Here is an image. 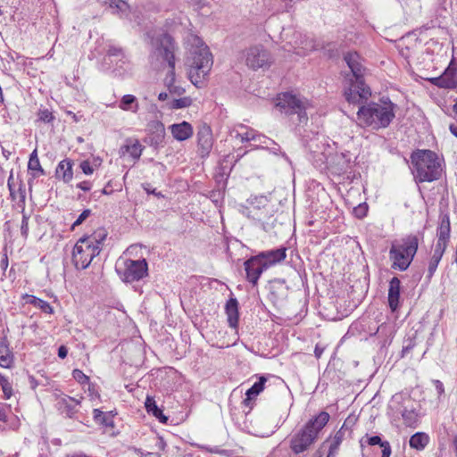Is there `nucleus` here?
<instances>
[{
	"mask_svg": "<svg viewBox=\"0 0 457 457\" xmlns=\"http://www.w3.org/2000/svg\"><path fill=\"white\" fill-rule=\"evenodd\" d=\"M345 61L355 79L353 81L350 79V86L345 90V97L349 104L360 105L356 114H395L399 112L398 106L386 97L380 98L379 103L372 102L367 106L362 105V100L370 96L371 91L363 80L364 68L361 63V57L355 52L348 53L345 55Z\"/></svg>",
	"mask_w": 457,
	"mask_h": 457,
	"instance_id": "nucleus-1",
	"label": "nucleus"
},
{
	"mask_svg": "<svg viewBox=\"0 0 457 457\" xmlns=\"http://www.w3.org/2000/svg\"><path fill=\"white\" fill-rule=\"evenodd\" d=\"M150 38L151 51L149 54V61L152 66L160 68L167 65L169 71L164 79V84L171 94L181 95L185 89L177 84L175 64H176V53L179 51V46L174 39L163 31H154L147 33Z\"/></svg>",
	"mask_w": 457,
	"mask_h": 457,
	"instance_id": "nucleus-2",
	"label": "nucleus"
},
{
	"mask_svg": "<svg viewBox=\"0 0 457 457\" xmlns=\"http://www.w3.org/2000/svg\"><path fill=\"white\" fill-rule=\"evenodd\" d=\"M186 43L190 46V56L187 62L188 79L195 87H201L212 69V55L202 38L196 35L189 34Z\"/></svg>",
	"mask_w": 457,
	"mask_h": 457,
	"instance_id": "nucleus-3",
	"label": "nucleus"
},
{
	"mask_svg": "<svg viewBox=\"0 0 457 457\" xmlns=\"http://www.w3.org/2000/svg\"><path fill=\"white\" fill-rule=\"evenodd\" d=\"M329 420V414L326 411L320 412L310 420L303 428L295 433L290 440V448L295 454L303 453L316 441L319 433Z\"/></svg>",
	"mask_w": 457,
	"mask_h": 457,
	"instance_id": "nucleus-4",
	"label": "nucleus"
},
{
	"mask_svg": "<svg viewBox=\"0 0 457 457\" xmlns=\"http://www.w3.org/2000/svg\"><path fill=\"white\" fill-rule=\"evenodd\" d=\"M413 173L420 182H431L440 178L442 168L438 156L431 150H418L411 156Z\"/></svg>",
	"mask_w": 457,
	"mask_h": 457,
	"instance_id": "nucleus-5",
	"label": "nucleus"
},
{
	"mask_svg": "<svg viewBox=\"0 0 457 457\" xmlns=\"http://www.w3.org/2000/svg\"><path fill=\"white\" fill-rule=\"evenodd\" d=\"M419 248V237L410 234L399 241L392 243L389 250L391 268L401 271L406 270L411 265Z\"/></svg>",
	"mask_w": 457,
	"mask_h": 457,
	"instance_id": "nucleus-6",
	"label": "nucleus"
},
{
	"mask_svg": "<svg viewBox=\"0 0 457 457\" xmlns=\"http://www.w3.org/2000/svg\"><path fill=\"white\" fill-rule=\"evenodd\" d=\"M115 270L120 279L126 283L138 281L148 275V264L145 259H119Z\"/></svg>",
	"mask_w": 457,
	"mask_h": 457,
	"instance_id": "nucleus-7",
	"label": "nucleus"
},
{
	"mask_svg": "<svg viewBox=\"0 0 457 457\" xmlns=\"http://www.w3.org/2000/svg\"><path fill=\"white\" fill-rule=\"evenodd\" d=\"M277 111L280 112H291L292 114H301L310 111L312 104L305 97L291 92L278 94L275 99Z\"/></svg>",
	"mask_w": 457,
	"mask_h": 457,
	"instance_id": "nucleus-8",
	"label": "nucleus"
},
{
	"mask_svg": "<svg viewBox=\"0 0 457 457\" xmlns=\"http://www.w3.org/2000/svg\"><path fill=\"white\" fill-rule=\"evenodd\" d=\"M100 252L101 248L97 245H90V241L81 237L73 247L72 262L76 269L84 270Z\"/></svg>",
	"mask_w": 457,
	"mask_h": 457,
	"instance_id": "nucleus-9",
	"label": "nucleus"
},
{
	"mask_svg": "<svg viewBox=\"0 0 457 457\" xmlns=\"http://www.w3.org/2000/svg\"><path fill=\"white\" fill-rule=\"evenodd\" d=\"M244 57L246 66L253 71L269 68L271 64L270 53L260 45L245 49Z\"/></svg>",
	"mask_w": 457,
	"mask_h": 457,
	"instance_id": "nucleus-10",
	"label": "nucleus"
},
{
	"mask_svg": "<svg viewBox=\"0 0 457 457\" xmlns=\"http://www.w3.org/2000/svg\"><path fill=\"white\" fill-rule=\"evenodd\" d=\"M104 61L107 64H112L114 71L121 74L129 68V59L122 48L110 46Z\"/></svg>",
	"mask_w": 457,
	"mask_h": 457,
	"instance_id": "nucleus-11",
	"label": "nucleus"
},
{
	"mask_svg": "<svg viewBox=\"0 0 457 457\" xmlns=\"http://www.w3.org/2000/svg\"><path fill=\"white\" fill-rule=\"evenodd\" d=\"M392 116H356L353 119L357 127L367 130H378L386 128L391 123Z\"/></svg>",
	"mask_w": 457,
	"mask_h": 457,
	"instance_id": "nucleus-12",
	"label": "nucleus"
},
{
	"mask_svg": "<svg viewBox=\"0 0 457 457\" xmlns=\"http://www.w3.org/2000/svg\"><path fill=\"white\" fill-rule=\"evenodd\" d=\"M247 280L253 286L257 285L262 273L267 270L258 255L252 256L244 262Z\"/></svg>",
	"mask_w": 457,
	"mask_h": 457,
	"instance_id": "nucleus-13",
	"label": "nucleus"
},
{
	"mask_svg": "<svg viewBox=\"0 0 457 457\" xmlns=\"http://www.w3.org/2000/svg\"><path fill=\"white\" fill-rule=\"evenodd\" d=\"M197 144L201 157L208 156L213 145L212 132L210 126L204 124L199 128Z\"/></svg>",
	"mask_w": 457,
	"mask_h": 457,
	"instance_id": "nucleus-14",
	"label": "nucleus"
},
{
	"mask_svg": "<svg viewBox=\"0 0 457 457\" xmlns=\"http://www.w3.org/2000/svg\"><path fill=\"white\" fill-rule=\"evenodd\" d=\"M433 85L443 88H454L457 87V74L456 68L453 67V63H450L445 72L435 78L428 79Z\"/></svg>",
	"mask_w": 457,
	"mask_h": 457,
	"instance_id": "nucleus-15",
	"label": "nucleus"
},
{
	"mask_svg": "<svg viewBox=\"0 0 457 457\" xmlns=\"http://www.w3.org/2000/svg\"><path fill=\"white\" fill-rule=\"evenodd\" d=\"M262 260L265 267L268 269L277 263L281 262L287 257V247H280L278 249L263 251L257 254Z\"/></svg>",
	"mask_w": 457,
	"mask_h": 457,
	"instance_id": "nucleus-16",
	"label": "nucleus"
},
{
	"mask_svg": "<svg viewBox=\"0 0 457 457\" xmlns=\"http://www.w3.org/2000/svg\"><path fill=\"white\" fill-rule=\"evenodd\" d=\"M450 219L447 214L440 216V223L436 230V245L446 248L450 239Z\"/></svg>",
	"mask_w": 457,
	"mask_h": 457,
	"instance_id": "nucleus-17",
	"label": "nucleus"
},
{
	"mask_svg": "<svg viewBox=\"0 0 457 457\" xmlns=\"http://www.w3.org/2000/svg\"><path fill=\"white\" fill-rule=\"evenodd\" d=\"M401 281L397 277L391 278L388 288V304L392 312L399 307Z\"/></svg>",
	"mask_w": 457,
	"mask_h": 457,
	"instance_id": "nucleus-18",
	"label": "nucleus"
},
{
	"mask_svg": "<svg viewBox=\"0 0 457 457\" xmlns=\"http://www.w3.org/2000/svg\"><path fill=\"white\" fill-rule=\"evenodd\" d=\"M172 136L178 141H184L193 135V127L187 121L173 124L170 127Z\"/></svg>",
	"mask_w": 457,
	"mask_h": 457,
	"instance_id": "nucleus-19",
	"label": "nucleus"
},
{
	"mask_svg": "<svg viewBox=\"0 0 457 457\" xmlns=\"http://www.w3.org/2000/svg\"><path fill=\"white\" fill-rule=\"evenodd\" d=\"M445 250H446V248L434 245L433 249H432V253H431V256H430V258L428 260V263L427 277L428 278H431L434 276Z\"/></svg>",
	"mask_w": 457,
	"mask_h": 457,
	"instance_id": "nucleus-20",
	"label": "nucleus"
},
{
	"mask_svg": "<svg viewBox=\"0 0 457 457\" xmlns=\"http://www.w3.org/2000/svg\"><path fill=\"white\" fill-rule=\"evenodd\" d=\"M267 381L266 377H259V380L256 381L245 393V399L243 401L245 406L252 407V402L259 395L263 390Z\"/></svg>",
	"mask_w": 457,
	"mask_h": 457,
	"instance_id": "nucleus-21",
	"label": "nucleus"
},
{
	"mask_svg": "<svg viewBox=\"0 0 457 457\" xmlns=\"http://www.w3.org/2000/svg\"><path fill=\"white\" fill-rule=\"evenodd\" d=\"M228 322L230 328H236L238 324V303L236 298H230L225 306Z\"/></svg>",
	"mask_w": 457,
	"mask_h": 457,
	"instance_id": "nucleus-22",
	"label": "nucleus"
},
{
	"mask_svg": "<svg viewBox=\"0 0 457 457\" xmlns=\"http://www.w3.org/2000/svg\"><path fill=\"white\" fill-rule=\"evenodd\" d=\"M56 177L68 183L72 179V162L71 160L64 159L61 161L56 168Z\"/></svg>",
	"mask_w": 457,
	"mask_h": 457,
	"instance_id": "nucleus-23",
	"label": "nucleus"
},
{
	"mask_svg": "<svg viewBox=\"0 0 457 457\" xmlns=\"http://www.w3.org/2000/svg\"><path fill=\"white\" fill-rule=\"evenodd\" d=\"M21 297L25 301V303L31 304L34 307L38 308L45 313H54V308L50 305L48 302L28 294L22 295Z\"/></svg>",
	"mask_w": 457,
	"mask_h": 457,
	"instance_id": "nucleus-24",
	"label": "nucleus"
},
{
	"mask_svg": "<svg viewBox=\"0 0 457 457\" xmlns=\"http://www.w3.org/2000/svg\"><path fill=\"white\" fill-rule=\"evenodd\" d=\"M145 406L146 411L154 416L161 423H167L168 418L163 414L162 411L157 406L156 402L153 397H146Z\"/></svg>",
	"mask_w": 457,
	"mask_h": 457,
	"instance_id": "nucleus-25",
	"label": "nucleus"
},
{
	"mask_svg": "<svg viewBox=\"0 0 457 457\" xmlns=\"http://www.w3.org/2000/svg\"><path fill=\"white\" fill-rule=\"evenodd\" d=\"M144 146L137 139H128L126 145L121 147V151L125 150L135 161L140 158Z\"/></svg>",
	"mask_w": 457,
	"mask_h": 457,
	"instance_id": "nucleus-26",
	"label": "nucleus"
},
{
	"mask_svg": "<svg viewBox=\"0 0 457 457\" xmlns=\"http://www.w3.org/2000/svg\"><path fill=\"white\" fill-rule=\"evenodd\" d=\"M429 437L423 432H417L410 438V446L418 451L423 450L428 444Z\"/></svg>",
	"mask_w": 457,
	"mask_h": 457,
	"instance_id": "nucleus-27",
	"label": "nucleus"
},
{
	"mask_svg": "<svg viewBox=\"0 0 457 457\" xmlns=\"http://www.w3.org/2000/svg\"><path fill=\"white\" fill-rule=\"evenodd\" d=\"M315 48V43L309 38L301 39L299 42L295 41L294 46V51L298 55H305Z\"/></svg>",
	"mask_w": 457,
	"mask_h": 457,
	"instance_id": "nucleus-28",
	"label": "nucleus"
},
{
	"mask_svg": "<svg viewBox=\"0 0 457 457\" xmlns=\"http://www.w3.org/2000/svg\"><path fill=\"white\" fill-rule=\"evenodd\" d=\"M120 108L125 112H137L138 111L137 99L133 95H125L121 98Z\"/></svg>",
	"mask_w": 457,
	"mask_h": 457,
	"instance_id": "nucleus-29",
	"label": "nucleus"
},
{
	"mask_svg": "<svg viewBox=\"0 0 457 457\" xmlns=\"http://www.w3.org/2000/svg\"><path fill=\"white\" fill-rule=\"evenodd\" d=\"M93 418L96 423L104 427H113V417L110 412H104L99 409H94Z\"/></svg>",
	"mask_w": 457,
	"mask_h": 457,
	"instance_id": "nucleus-30",
	"label": "nucleus"
},
{
	"mask_svg": "<svg viewBox=\"0 0 457 457\" xmlns=\"http://www.w3.org/2000/svg\"><path fill=\"white\" fill-rule=\"evenodd\" d=\"M71 401H75L74 397L71 396H65L61 399L59 402L62 411L66 414L69 418H73L75 414L77 413L78 410L75 408V405H73Z\"/></svg>",
	"mask_w": 457,
	"mask_h": 457,
	"instance_id": "nucleus-31",
	"label": "nucleus"
},
{
	"mask_svg": "<svg viewBox=\"0 0 457 457\" xmlns=\"http://www.w3.org/2000/svg\"><path fill=\"white\" fill-rule=\"evenodd\" d=\"M12 361V354L5 340L0 342V366L8 367Z\"/></svg>",
	"mask_w": 457,
	"mask_h": 457,
	"instance_id": "nucleus-32",
	"label": "nucleus"
},
{
	"mask_svg": "<svg viewBox=\"0 0 457 457\" xmlns=\"http://www.w3.org/2000/svg\"><path fill=\"white\" fill-rule=\"evenodd\" d=\"M107 232L104 228H100L96 229L92 235L84 237L83 238L90 241V245H97L101 248V244L105 240Z\"/></svg>",
	"mask_w": 457,
	"mask_h": 457,
	"instance_id": "nucleus-33",
	"label": "nucleus"
},
{
	"mask_svg": "<svg viewBox=\"0 0 457 457\" xmlns=\"http://www.w3.org/2000/svg\"><path fill=\"white\" fill-rule=\"evenodd\" d=\"M402 417L408 427H415L418 423V414L414 410H403Z\"/></svg>",
	"mask_w": 457,
	"mask_h": 457,
	"instance_id": "nucleus-34",
	"label": "nucleus"
},
{
	"mask_svg": "<svg viewBox=\"0 0 457 457\" xmlns=\"http://www.w3.org/2000/svg\"><path fill=\"white\" fill-rule=\"evenodd\" d=\"M106 4L108 0H101ZM109 7L116 12H125L129 9L127 0H110Z\"/></svg>",
	"mask_w": 457,
	"mask_h": 457,
	"instance_id": "nucleus-35",
	"label": "nucleus"
},
{
	"mask_svg": "<svg viewBox=\"0 0 457 457\" xmlns=\"http://www.w3.org/2000/svg\"><path fill=\"white\" fill-rule=\"evenodd\" d=\"M28 168L29 170L33 171L32 176L34 178L45 174V171L40 165L38 158H33L32 160H29Z\"/></svg>",
	"mask_w": 457,
	"mask_h": 457,
	"instance_id": "nucleus-36",
	"label": "nucleus"
},
{
	"mask_svg": "<svg viewBox=\"0 0 457 457\" xmlns=\"http://www.w3.org/2000/svg\"><path fill=\"white\" fill-rule=\"evenodd\" d=\"M385 441H382L381 437L378 436H369L366 435L360 440L361 446L363 447L365 445H379L381 447V444H384Z\"/></svg>",
	"mask_w": 457,
	"mask_h": 457,
	"instance_id": "nucleus-37",
	"label": "nucleus"
},
{
	"mask_svg": "<svg viewBox=\"0 0 457 457\" xmlns=\"http://www.w3.org/2000/svg\"><path fill=\"white\" fill-rule=\"evenodd\" d=\"M241 137V141H257V139L263 138V135L259 134L253 129L245 131V133L238 134Z\"/></svg>",
	"mask_w": 457,
	"mask_h": 457,
	"instance_id": "nucleus-38",
	"label": "nucleus"
},
{
	"mask_svg": "<svg viewBox=\"0 0 457 457\" xmlns=\"http://www.w3.org/2000/svg\"><path fill=\"white\" fill-rule=\"evenodd\" d=\"M345 437V431L339 429L334 436L332 442L330 443L329 448L338 451L340 445L342 444Z\"/></svg>",
	"mask_w": 457,
	"mask_h": 457,
	"instance_id": "nucleus-39",
	"label": "nucleus"
},
{
	"mask_svg": "<svg viewBox=\"0 0 457 457\" xmlns=\"http://www.w3.org/2000/svg\"><path fill=\"white\" fill-rule=\"evenodd\" d=\"M191 99L189 97H183L179 99H173L170 105L173 109H179L183 107H187L191 104Z\"/></svg>",
	"mask_w": 457,
	"mask_h": 457,
	"instance_id": "nucleus-40",
	"label": "nucleus"
},
{
	"mask_svg": "<svg viewBox=\"0 0 457 457\" xmlns=\"http://www.w3.org/2000/svg\"><path fill=\"white\" fill-rule=\"evenodd\" d=\"M73 378L80 385H87L89 383V378L80 370L75 369L72 371Z\"/></svg>",
	"mask_w": 457,
	"mask_h": 457,
	"instance_id": "nucleus-41",
	"label": "nucleus"
},
{
	"mask_svg": "<svg viewBox=\"0 0 457 457\" xmlns=\"http://www.w3.org/2000/svg\"><path fill=\"white\" fill-rule=\"evenodd\" d=\"M0 384L3 389V393L6 399H9L12 395V386L5 378V377L0 375Z\"/></svg>",
	"mask_w": 457,
	"mask_h": 457,
	"instance_id": "nucleus-42",
	"label": "nucleus"
},
{
	"mask_svg": "<svg viewBox=\"0 0 457 457\" xmlns=\"http://www.w3.org/2000/svg\"><path fill=\"white\" fill-rule=\"evenodd\" d=\"M368 212V205L366 204H361L353 209V214L355 217L361 219L366 216Z\"/></svg>",
	"mask_w": 457,
	"mask_h": 457,
	"instance_id": "nucleus-43",
	"label": "nucleus"
},
{
	"mask_svg": "<svg viewBox=\"0 0 457 457\" xmlns=\"http://www.w3.org/2000/svg\"><path fill=\"white\" fill-rule=\"evenodd\" d=\"M90 213H91V211L89 209L84 210L79 214L78 219L73 222V224L71 226V229H74L75 227L79 226L80 224H82L83 221L90 215Z\"/></svg>",
	"mask_w": 457,
	"mask_h": 457,
	"instance_id": "nucleus-44",
	"label": "nucleus"
},
{
	"mask_svg": "<svg viewBox=\"0 0 457 457\" xmlns=\"http://www.w3.org/2000/svg\"><path fill=\"white\" fill-rule=\"evenodd\" d=\"M21 234L23 237H27L29 234V218L25 214L21 220Z\"/></svg>",
	"mask_w": 457,
	"mask_h": 457,
	"instance_id": "nucleus-45",
	"label": "nucleus"
},
{
	"mask_svg": "<svg viewBox=\"0 0 457 457\" xmlns=\"http://www.w3.org/2000/svg\"><path fill=\"white\" fill-rule=\"evenodd\" d=\"M142 187L147 194H152L159 198L164 197V195L161 192H157L155 188H152L149 183L143 184Z\"/></svg>",
	"mask_w": 457,
	"mask_h": 457,
	"instance_id": "nucleus-46",
	"label": "nucleus"
},
{
	"mask_svg": "<svg viewBox=\"0 0 457 457\" xmlns=\"http://www.w3.org/2000/svg\"><path fill=\"white\" fill-rule=\"evenodd\" d=\"M79 166L83 173L86 175H90L94 171V169L92 168L88 161H83Z\"/></svg>",
	"mask_w": 457,
	"mask_h": 457,
	"instance_id": "nucleus-47",
	"label": "nucleus"
},
{
	"mask_svg": "<svg viewBox=\"0 0 457 457\" xmlns=\"http://www.w3.org/2000/svg\"><path fill=\"white\" fill-rule=\"evenodd\" d=\"M356 419L354 417H348L343 426L340 429H343V431L351 430L352 427L354 425Z\"/></svg>",
	"mask_w": 457,
	"mask_h": 457,
	"instance_id": "nucleus-48",
	"label": "nucleus"
},
{
	"mask_svg": "<svg viewBox=\"0 0 457 457\" xmlns=\"http://www.w3.org/2000/svg\"><path fill=\"white\" fill-rule=\"evenodd\" d=\"M381 457H390L391 455V446L389 442L385 441L384 444H381Z\"/></svg>",
	"mask_w": 457,
	"mask_h": 457,
	"instance_id": "nucleus-49",
	"label": "nucleus"
},
{
	"mask_svg": "<svg viewBox=\"0 0 457 457\" xmlns=\"http://www.w3.org/2000/svg\"><path fill=\"white\" fill-rule=\"evenodd\" d=\"M87 391H88L89 396L92 399L99 397V394L97 393V391L96 389V386L90 382L87 384Z\"/></svg>",
	"mask_w": 457,
	"mask_h": 457,
	"instance_id": "nucleus-50",
	"label": "nucleus"
},
{
	"mask_svg": "<svg viewBox=\"0 0 457 457\" xmlns=\"http://www.w3.org/2000/svg\"><path fill=\"white\" fill-rule=\"evenodd\" d=\"M270 144L273 145L272 147L269 146L270 151L274 154H281L286 157V154L280 151V146L275 143L274 141H270Z\"/></svg>",
	"mask_w": 457,
	"mask_h": 457,
	"instance_id": "nucleus-51",
	"label": "nucleus"
},
{
	"mask_svg": "<svg viewBox=\"0 0 457 457\" xmlns=\"http://www.w3.org/2000/svg\"><path fill=\"white\" fill-rule=\"evenodd\" d=\"M433 383L435 385V387L438 394V396H441L445 393V388H444L443 383L437 379L434 380Z\"/></svg>",
	"mask_w": 457,
	"mask_h": 457,
	"instance_id": "nucleus-52",
	"label": "nucleus"
},
{
	"mask_svg": "<svg viewBox=\"0 0 457 457\" xmlns=\"http://www.w3.org/2000/svg\"><path fill=\"white\" fill-rule=\"evenodd\" d=\"M270 141H272L271 139L266 137L264 135H263V138L262 139H257V143L259 144L258 145L262 147V148H269V145L270 144Z\"/></svg>",
	"mask_w": 457,
	"mask_h": 457,
	"instance_id": "nucleus-53",
	"label": "nucleus"
},
{
	"mask_svg": "<svg viewBox=\"0 0 457 457\" xmlns=\"http://www.w3.org/2000/svg\"><path fill=\"white\" fill-rule=\"evenodd\" d=\"M77 187L87 192L91 189V184L88 181H83L77 185Z\"/></svg>",
	"mask_w": 457,
	"mask_h": 457,
	"instance_id": "nucleus-54",
	"label": "nucleus"
},
{
	"mask_svg": "<svg viewBox=\"0 0 457 457\" xmlns=\"http://www.w3.org/2000/svg\"><path fill=\"white\" fill-rule=\"evenodd\" d=\"M68 354V349L66 346L64 345H61L59 348H58V356L61 358V359H64Z\"/></svg>",
	"mask_w": 457,
	"mask_h": 457,
	"instance_id": "nucleus-55",
	"label": "nucleus"
},
{
	"mask_svg": "<svg viewBox=\"0 0 457 457\" xmlns=\"http://www.w3.org/2000/svg\"><path fill=\"white\" fill-rule=\"evenodd\" d=\"M0 267L3 270H5L8 267V257L7 254H4L2 260L0 261Z\"/></svg>",
	"mask_w": 457,
	"mask_h": 457,
	"instance_id": "nucleus-56",
	"label": "nucleus"
},
{
	"mask_svg": "<svg viewBox=\"0 0 457 457\" xmlns=\"http://www.w3.org/2000/svg\"><path fill=\"white\" fill-rule=\"evenodd\" d=\"M451 133L457 137V120L449 126Z\"/></svg>",
	"mask_w": 457,
	"mask_h": 457,
	"instance_id": "nucleus-57",
	"label": "nucleus"
},
{
	"mask_svg": "<svg viewBox=\"0 0 457 457\" xmlns=\"http://www.w3.org/2000/svg\"><path fill=\"white\" fill-rule=\"evenodd\" d=\"M54 116H40L37 121H43L46 123H50L54 120Z\"/></svg>",
	"mask_w": 457,
	"mask_h": 457,
	"instance_id": "nucleus-58",
	"label": "nucleus"
},
{
	"mask_svg": "<svg viewBox=\"0 0 457 457\" xmlns=\"http://www.w3.org/2000/svg\"><path fill=\"white\" fill-rule=\"evenodd\" d=\"M337 451L329 448L327 457H336Z\"/></svg>",
	"mask_w": 457,
	"mask_h": 457,
	"instance_id": "nucleus-59",
	"label": "nucleus"
},
{
	"mask_svg": "<svg viewBox=\"0 0 457 457\" xmlns=\"http://www.w3.org/2000/svg\"><path fill=\"white\" fill-rule=\"evenodd\" d=\"M19 191H20V196H21V200L22 202L25 201V197H26V192H25V189H22V188H19Z\"/></svg>",
	"mask_w": 457,
	"mask_h": 457,
	"instance_id": "nucleus-60",
	"label": "nucleus"
},
{
	"mask_svg": "<svg viewBox=\"0 0 457 457\" xmlns=\"http://www.w3.org/2000/svg\"><path fill=\"white\" fill-rule=\"evenodd\" d=\"M167 97H168V94L167 93H160L159 96H158L159 100H162V101L167 99Z\"/></svg>",
	"mask_w": 457,
	"mask_h": 457,
	"instance_id": "nucleus-61",
	"label": "nucleus"
},
{
	"mask_svg": "<svg viewBox=\"0 0 457 457\" xmlns=\"http://www.w3.org/2000/svg\"><path fill=\"white\" fill-rule=\"evenodd\" d=\"M33 158H38V157H37V149H35V150L30 154L29 160H32Z\"/></svg>",
	"mask_w": 457,
	"mask_h": 457,
	"instance_id": "nucleus-62",
	"label": "nucleus"
},
{
	"mask_svg": "<svg viewBox=\"0 0 457 457\" xmlns=\"http://www.w3.org/2000/svg\"><path fill=\"white\" fill-rule=\"evenodd\" d=\"M453 445H454L455 453L457 454V436H455L453 438Z\"/></svg>",
	"mask_w": 457,
	"mask_h": 457,
	"instance_id": "nucleus-63",
	"label": "nucleus"
},
{
	"mask_svg": "<svg viewBox=\"0 0 457 457\" xmlns=\"http://www.w3.org/2000/svg\"><path fill=\"white\" fill-rule=\"evenodd\" d=\"M67 457H87L84 454H72V455H68Z\"/></svg>",
	"mask_w": 457,
	"mask_h": 457,
	"instance_id": "nucleus-64",
	"label": "nucleus"
}]
</instances>
